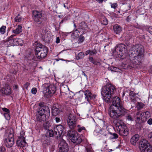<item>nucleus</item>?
I'll return each instance as SVG.
<instances>
[{"mask_svg":"<svg viewBox=\"0 0 152 152\" xmlns=\"http://www.w3.org/2000/svg\"><path fill=\"white\" fill-rule=\"evenodd\" d=\"M13 135L12 133H10L8 137L4 141V142H13L14 139L13 138Z\"/></svg>","mask_w":152,"mask_h":152,"instance_id":"393cba45","label":"nucleus"},{"mask_svg":"<svg viewBox=\"0 0 152 152\" xmlns=\"http://www.w3.org/2000/svg\"><path fill=\"white\" fill-rule=\"evenodd\" d=\"M10 113H5L4 114V116L5 119L7 120H9L10 119Z\"/></svg>","mask_w":152,"mask_h":152,"instance_id":"79ce46f5","label":"nucleus"},{"mask_svg":"<svg viewBox=\"0 0 152 152\" xmlns=\"http://www.w3.org/2000/svg\"><path fill=\"white\" fill-rule=\"evenodd\" d=\"M60 42V39L59 37H57L56 38V43L58 44Z\"/></svg>","mask_w":152,"mask_h":152,"instance_id":"052dcab7","label":"nucleus"},{"mask_svg":"<svg viewBox=\"0 0 152 152\" xmlns=\"http://www.w3.org/2000/svg\"><path fill=\"white\" fill-rule=\"evenodd\" d=\"M114 32L116 34H119L122 31L121 27L118 24L115 25L113 26Z\"/></svg>","mask_w":152,"mask_h":152,"instance_id":"5701e85b","label":"nucleus"},{"mask_svg":"<svg viewBox=\"0 0 152 152\" xmlns=\"http://www.w3.org/2000/svg\"><path fill=\"white\" fill-rule=\"evenodd\" d=\"M15 36V35H11L7 39V45L10 46L13 45H14L15 38H14V37Z\"/></svg>","mask_w":152,"mask_h":152,"instance_id":"4be33fe9","label":"nucleus"},{"mask_svg":"<svg viewBox=\"0 0 152 152\" xmlns=\"http://www.w3.org/2000/svg\"><path fill=\"white\" fill-rule=\"evenodd\" d=\"M126 119L129 121H132L134 120V118L130 114H128L126 117Z\"/></svg>","mask_w":152,"mask_h":152,"instance_id":"37998d69","label":"nucleus"},{"mask_svg":"<svg viewBox=\"0 0 152 152\" xmlns=\"http://www.w3.org/2000/svg\"><path fill=\"white\" fill-rule=\"evenodd\" d=\"M56 86L54 85H50L45 88L44 91L45 95L46 96H50L55 93L56 91Z\"/></svg>","mask_w":152,"mask_h":152,"instance_id":"f8f14e48","label":"nucleus"},{"mask_svg":"<svg viewBox=\"0 0 152 152\" xmlns=\"http://www.w3.org/2000/svg\"><path fill=\"white\" fill-rule=\"evenodd\" d=\"M0 152H4L5 151V148L2 147H1L0 148Z\"/></svg>","mask_w":152,"mask_h":152,"instance_id":"680f3d73","label":"nucleus"},{"mask_svg":"<svg viewBox=\"0 0 152 152\" xmlns=\"http://www.w3.org/2000/svg\"><path fill=\"white\" fill-rule=\"evenodd\" d=\"M32 17L34 23L36 26L40 27L44 25L45 19L42 15V11L34 10L32 12Z\"/></svg>","mask_w":152,"mask_h":152,"instance_id":"7ed1b4c3","label":"nucleus"},{"mask_svg":"<svg viewBox=\"0 0 152 152\" xmlns=\"http://www.w3.org/2000/svg\"><path fill=\"white\" fill-rule=\"evenodd\" d=\"M55 134L58 138L59 137L58 140H59L60 142H65V141L61 138L65 133V127L62 125H59L56 126L54 129Z\"/></svg>","mask_w":152,"mask_h":152,"instance_id":"6e6552de","label":"nucleus"},{"mask_svg":"<svg viewBox=\"0 0 152 152\" xmlns=\"http://www.w3.org/2000/svg\"><path fill=\"white\" fill-rule=\"evenodd\" d=\"M126 113V110L119 109L113 106H110L108 110V114L110 116L114 119L124 116Z\"/></svg>","mask_w":152,"mask_h":152,"instance_id":"20e7f679","label":"nucleus"},{"mask_svg":"<svg viewBox=\"0 0 152 152\" xmlns=\"http://www.w3.org/2000/svg\"><path fill=\"white\" fill-rule=\"evenodd\" d=\"M44 35L42 36V40L45 42H48L50 41V38L48 36V33H47L46 31L45 30L43 32Z\"/></svg>","mask_w":152,"mask_h":152,"instance_id":"b1692460","label":"nucleus"},{"mask_svg":"<svg viewBox=\"0 0 152 152\" xmlns=\"http://www.w3.org/2000/svg\"><path fill=\"white\" fill-rule=\"evenodd\" d=\"M4 145L7 148H10L13 146V144L12 143H4Z\"/></svg>","mask_w":152,"mask_h":152,"instance_id":"a18cd8bd","label":"nucleus"},{"mask_svg":"<svg viewBox=\"0 0 152 152\" xmlns=\"http://www.w3.org/2000/svg\"><path fill=\"white\" fill-rule=\"evenodd\" d=\"M77 130L79 132H80L83 130L86 131L85 127L84 126H81L79 125H78L77 126Z\"/></svg>","mask_w":152,"mask_h":152,"instance_id":"2f4dec72","label":"nucleus"},{"mask_svg":"<svg viewBox=\"0 0 152 152\" xmlns=\"http://www.w3.org/2000/svg\"><path fill=\"white\" fill-rule=\"evenodd\" d=\"M135 121L137 123L136 125V127L138 128H141V125L140 123L142 122V119L141 116L140 112H138L136 113Z\"/></svg>","mask_w":152,"mask_h":152,"instance_id":"a211bd4d","label":"nucleus"},{"mask_svg":"<svg viewBox=\"0 0 152 152\" xmlns=\"http://www.w3.org/2000/svg\"><path fill=\"white\" fill-rule=\"evenodd\" d=\"M44 103L42 102L39 103L40 107L37 110L38 113L37 115L36 118L37 121L39 122L44 121L46 120V116L48 117L50 115V110L48 106L44 105Z\"/></svg>","mask_w":152,"mask_h":152,"instance_id":"f03ea898","label":"nucleus"},{"mask_svg":"<svg viewBox=\"0 0 152 152\" xmlns=\"http://www.w3.org/2000/svg\"><path fill=\"white\" fill-rule=\"evenodd\" d=\"M129 95L130 96L134 97L136 95V94L134 93L133 91H131L129 93Z\"/></svg>","mask_w":152,"mask_h":152,"instance_id":"864d4df0","label":"nucleus"},{"mask_svg":"<svg viewBox=\"0 0 152 152\" xmlns=\"http://www.w3.org/2000/svg\"><path fill=\"white\" fill-rule=\"evenodd\" d=\"M108 133H109V134H110L111 135L113 136V137L112 138L113 139H115L117 138L118 137V135L116 133H112L111 132H108Z\"/></svg>","mask_w":152,"mask_h":152,"instance_id":"49530a36","label":"nucleus"},{"mask_svg":"<svg viewBox=\"0 0 152 152\" xmlns=\"http://www.w3.org/2000/svg\"><path fill=\"white\" fill-rule=\"evenodd\" d=\"M16 145L20 148H22L23 149V148L25 146L26 143H16Z\"/></svg>","mask_w":152,"mask_h":152,"instance_id":"a19ab883","label":"nucleus"},{"mask_svg":"<svg viewBox=\"0 0 152 152\" xmlns=\"http://www.w3.org/2000/svg\"><path fill=\"white\" fill-rule=\"evenodd\" d=\"M2 94L6 95H10L11 94L10 88L8 84H5L4 88L2 89Z\"/></svg>","mask_w":152,"mask_h":152,"instance_id":"aec40b11","label":"nucleus"},{"mask_svg":"<svg viewBox=\"0 0 152 152\" xmlns=\"http://www.w3.org/2000/svg\"><path fill=\"white\" fill-rule=\"evenodd\" d=\"M25 132L23 131H21L20 133V137H24L25 135Z\"/></svg>","mask_w":152,"mask_h":152,"instance_id":"bf43d9fd","label":"nucleus"},{"mask_svg":"<svg viewBox=\"0 0 152 152\" xmlns=\"http://www.w3.org/2000/svg\"><path fill=\"white\" fill-rule=\"evenodd\" d=\"M61 112L62 110L58 104L53 105L52 109V113L53 115L56 116Z\"/></svg>","mask_w":152,"mask_h":152,"instance_id":"f3484780","label":"nucleus"},{"mask_svg":"<svg viewBox=\"0 0 152 152\" xmlns=\"http://www.w3.org/2000/svg\"><path fill=\"white\" fill-rule=\"evenodd\" d=\"M82 94V96H84L86 100L89 102L92 98V94L89 90L87 89L85 91H80L79 92Z\"/></svg>","mask_w":152,"mask_h":152,"instance_id":"4468645a","label":"nucleus"},{"mask_svg":"<svg viewBox=\"0 0 152 152\" xmlns=\"http://www.w3.org/2000/svg\"><path fill=\"white\" fill-rule=\"evenodd\" d=\"M148 137H149V141L152 142V132L149 134Z\"/></svg>","mask_w":152,"mask_h":152,"instance_id":"6e6d98bb","label":"nucleus"},{"mask_svg":"<svg viewBox=\"0 0 152 152\" xmlns=\"http://www.w3.org/2000/svg\"><path fill=\"white\" fill-rule=\"evenodd\" d=\"M130 50L131 51L132 56V55H143L144 52V47L140 44L133 45Z\"/></svg>","mask_w":152,"mask_h":152,"instance_id":"1a4fd4ad","label":"nucleus"},{"mask_svg":"<svg viewBox=\"0 0 152 152\" xmlns=\"http://www.w3.org/2000/svg\"><path fill=\"white\" fill-rule=\"evenodd\" d=\"M55 134V132L54 133L53 130H50L49 132V135L50 137H53L54 134Z\"/></svg>","mask_w":152,"mask_h":152,"instance_id":"8fccbe9b","label":"nucleus"},{"mask_svg":"<svg viewBox=\"0 0 152 152\" xmlns=\"http://www.w3.org/2000/svg\"><path fill=\"white\" fill-rule=\"evenodd\" d=\"M117 6V4L116 3H114L111 4V7L112 8L115 9Z\"/></svg>","mask_w":152,"mask_h":152,"instance_id":"5fc2aeb1","label":"nucleus"},{"mask_svg":"<svg viewBox=\"0 0 152 152\" xmlns=\"http://www.w3.org/2000/svg\"><path fill=\"white\" fill-rule=\"evenodd\" d=\"M145 106L144 104L142 102H138L137 104V108L138 110H140Z\"/></svg>","mask_w":152,"mask_h":152,"instance_id":"f704fd0d","label":"nucleus"},{"mask_svg":"<svg viewBox=\"0 0 152 152\" xmlns=\"http://www.w3.org/2000/svg\"><path fill=\"white\" fill-rule=\"evenodd\" d=\"M116 128L120 135L126 136L128 134V129L122 121L119 120L117 121L116 124Z\"/></svg>","mask_w":152,"mask_h":152,"instance_id":"0eeeda50","label":"nucleus"},{"mask_svg":"<svg viewBox=\"0 0 152 152\" xmlns=\"http://www.w3.org/2000/svg\"><path fill=\"white\" fill-rule=\"evenodd\" d=\"M6 26H3L0 28V32L1 34H4L5 32Z\"/></svg>","mask_w":152,"mask_h":152,"instance_id":"4c0bfd02","label":"nucleus"},{"mask_svg":"<svg viewBox=\"0 0 152 152\" xmlns=\"http://www.w3.org/2000/svg\"><path fill=\"white\" fill-rule=\"evenodd\" d=\"M148 142V141H147L146 140L144 139H143L142 141H141L140 142L145 143V142Z\"/></svg>","mask_w":152,"mask_h":152,"instance_id":"774afa93","label":"nucleus"},{"mask_svg":"<svg viewBox=\"0 0 152 152\" xmlns=\"http://www.w3.org/2000/svg\"><path fill=\"white\" fill-rule=\"evenodd\" d=\"M149 143H141L139 147L141 152H152V146Z\"/></svg>","mask_w":152,"mask_h":152,"instance_id":"ddd939ff","label":"nucleus"},{"mask_svg":"<svg viewBox=\"0 0 152 152\" xmlns=\"http://www.w3.org/2000/svg\"><path fill=\"white\" fill-rule=\"evenodd\" d=\"M132 56H133L134 58L133 62L137 64H140L141 63L144 57V54L136 55H132Z\"/></svg>","mask_w":152,"mask_h":152,"instance_id":"2eb2a0df","label":"nucleus"},{"mask_svg":"<svg viewBox=\"0 0 152 152\" xmlns=\"http://www.w3.org/2000/svg\"><path fill=\"white\" fill-rule=\"evenodd\" d=\"M22 19V18L20 16L19 14L15 18V21L16 22H20Z\"/></svg>","mask_w":152,"mask_h":152,"instance_id":"473e14b6","label":"nucleus"},{"mask_svg":"<svg viewBox=\"0 0 152 152\" xmlns=\"http://www.w3.org/2000/svg\"><path fill=\"white\" fill-rule=\"evenodd\" d=\"M18 139L19 140L17 141V142H18V141L20 142H26L25 138L24 137H19Z\"/></svg>","mask_w":152,"mask_h":152,"instance_id":"c9c22d12","label":"nucleus"},{"mask_svg":"<svg viewBox=\"0 0 152 152\" xmlns=\"http://www.w3.org/2000/svg\"><path fill=\"white\" fill-rule=\"evenodd\" d=\"M80 28L83 30H85L87 28L86 23L84 22H81L80 24Z\"/></svg>","mask_w":152,"mask_h":152,"instance_id":"7c9ffc66","label":"nucleus"},{"mask_svg":"<svg viewBox=\"0 0 152 152\" xmlns=\"http://www.w3.org/2000/svg\"><path fill=\"white\" fill-rule=\"evenodd\" d=\"M148 32L152 35V27H150L148 29Z\"/></svg>","mask_w":152,"mask_h":152,"instance_id":"0e129e2a","label":"nucleus"},{"mask_svg":"<svg viewBox=\"0 0 152 152\" xmlns=\"http://www.w3.org/2000/svg\"><path fill=\"white\" fill-rule=\"evenodd\" d=\"M142 119V122L145 121L150 116V113L148 111L140 113Z\"/></svg>","mask_w":152,"mask_h":152,"instance_id":"412c9836","label":"nucleus"},{"mask_svg":"<svg viewBox=\"0 0 152 152\" xmlns=\"http://www.w3.org/2000/svg\"><path fill=\"white\" fill-rule=\"evenodd\" d=\"M147 123L149 125H152V119L151 118L149 119L148 120Z\"/></svg>","mask_w":152,"mask_h":152,"instance_id":"4d7b16f0","label":"nucleus"},{"mask_svg":"<svg viewBox=\"0 0 152 152\" xmlns=\"http://www.w3.org/2000/svg\"><path fill=\"white\" fill-rule=\"evenodd\" d=\"M47 48L40 43H37L35 50L36 57L39 59L44 58L47 54Z\"/></svg>","mask_w":152,"mask_h":152,"instance_id":"423d86ee","label":"nucleus"},{"mask_svg":"<svg viewBox=\"0 0 152 152\" xmlns=\"http://www.w3.org/2000/svg\"><path fill=\"white\" fill-rule=\"evenodd\" d=\"M22 27L21 26L18 25L16 28L12 30V32L15 34H19L22 32Z\"/></svg>","mask_w":152,"mask_h":152,"instance_id":"a878e982","label":"nucleus"},{"mask_svg":"<svg viewBox=\"0 0 152 152\" xmlns=\"http://www.w3.org/2000/svg\"><path fill=\"white\" fill-rule=\"evenodd\" d=\"M79 33V32L77 29H74V31L72 34L71 37L72 38L75 39L78 37L79 36L78 33Z\"/></svg>","mask_w":152,"mask_h":152,"instance_id":"c756f323","label":"nucleus"},{"mask_svg":"<svg viewBox=\"0 0 152 152\" xmlns=\"http://www.w3.org/2000/svg\"><path fill=\"white\" fill-rule=\"evenodd\" d=\"M115 91V86L110 83H108L101 89V93L104 100L107 103L111 102L112 95Z\"/></svg>","mask_w":152,"mask_h":152,"instance_id":"f257e3e1","label":"nucleus"},{"mask_svg":"<svg viewBox=\"0 0 152 152\" xmlns=\"http://www.w3.org/2000/svg\"><path fill=\"white\" fill-rule=\"evenodd\" d=\"M108 69L111 70L112 71L117 72L118 69L116 67L114 66H110L108 68Z\"/></svg>","mask_w":152,"mask_h":152,"instance_id":"e433bc0d","label":"nucleus"},{"mask_svg":"<svg viewBox=\"0 0 152 152\" xmlns=\"http://www.w3.org/2000/svg\"><path fill=\"white\" fill-rule=\"evenodd\" d=\"M61 119H62V118H61L58 117H56L55 118V120L57 123L60 122L61 121Z\"/></svg>","mask_w":152,"mask_h":152,"instance_id":"3c124183","label":"nucleus"},{"mask_svg":"<svg viewBox=\"0 0 152 152\" xmlns=\"http://www.w3.org/2000/svg\"><path fill=\"white\" fill-rule=\"evenodd\" d=\"M29 85V83L28 82H26L25 84L24 85V86L26 88V89H27L28 86Z\"/></svg>","mask_w":152,"mask_h":152,"instance_id":"e2e57ef3","label":"nucleus"},{"mask_svg":"<svg viewBox=\"0 0 152 152\" xmlns=\"http://www.w3.org/2000/svg\"><path fill=\"white\" fill-rule=\"evenodd\" d=\"M37 89L36 88H33L31 90L32 94H36Z\"/></svg>","mask_w":152,"mask_h":152,"instance_id":"de8ad7c7","label":"nucleus"},{"mask_svg":"<svg viewBox=\"0 0 152 152\" xmlns=\"http://www.w3.org/2000/svg\"><path fill=\"white\" fill-rule=\"evenodd\" d=\"M86 149L87 152H93L91 149L90 148H86Z\"/></svg>","mask_w":152,"mask_h":152,"instance_id":"338daca9","label":"nucleus"},{"mask_svg":"<svg viewBox=\"0 0 152 152\" xmlns=\"http://www.w3.org/2000/svg\"><path fill=\"white\" fill-rule=\"evenodd\" d=\"M84 54L83 52L79 53L77 56L76 57V58L77 60H79L80 58H82L84 57Z\"/></svg>","mask_w":152,"mask_h":152,"instance_id":"72a5a7b5","label":"nucleus"},{"mask_svg":"<svg viewBox=\"0 0 152 152\" xmlns=\"http://www.w3.org/2000/svg\"><path fill=\"white\" fill-rule=\"evenodd\" d=\"M43 126L44 128L46 129H49L50 126V125L48 123V122L47 123L46 122V123L44 124Z\"/></svg>","mask_w":152,"mask_h":152,"instance_id":"58836bf2","label":"nucleus"},{"mask_svg":"<svg viewBox=\"0 0 152 152\" xmlns=\"http://www.w3.org/2000/svg\"><path fill=\"white\" fill-rule=\"evenodd\" d=\"M89 60L93 64L95 65H97V62L95 61L93 58L91 57H90L89 58Z\"/></svg>","mask_w":152,"mask_h":152,"instance_id":"ea45409f","label":"nucleus"},{"mask_svg":"<svg viewBox=\"0 0 152 152\" xmlns=\"http://www.w3.org/2000/svg\"><path fill=\"white\" fill-rule=\"evenodd\" d=\"M2 110L5 112V113H10V110L6 108H3Z\"/></svg>","mask_w":152,"mask_h":152,"instance_id":"603ef678","label":"nucleus"},{"mask_svg":"<svg viewBox=\"0 0 152 152\" xmlns=\"http://www.w3.org/2000/svg\"><path fill=\"white\" fill-rule=\"evenodd\" d=\"M85 37L82 35H80L78 40V43H81L83 42L85 39Z\"/></svg>","mask_w":152,"mask_h":152,"instance_id":"c03bdc74","label":"nucleus"},{"mask_svg":"<svg viewBox=\"0 0 152 152\" xmlns=\"http://www.w3.org/2000/svg\"><path fill=\"white\" fill-rule=\"evenodd\" d=\"M23 44V40L20 38L15 39L14 40V45H20L22 46Z\"/></svg>","mask_w":152,"mask_h":152,"instance_id":"bb28decb","label":"nucleus"},{"mask_svg":"<svg viewBox=\"0 0 152 152\" xmlns=\"http://www.w3.org/2000/svg\"><path fill=\"white\" fill-rule=\"evenodd\" d=\"M104 25H107L108 24V21L107 19L106 18H104L102 23Z\"/></svg>","mask_w":152,"mask_h":152,"instance_id":"09e8293b","label":"nucleus"},{"mask_svg":"<svg viewBox=\"0 0 152 152\" xmlns=\"http://www.w3.org/2000/svg\"><path fill=\"white\" fill-rule=\"evenodd\" d=\"M131 18L130 17V16H129L126 19V20L127 22H129L131 20Z\"/></svg>","mask_w":152,"mask_h":152,"instance_id":"69168bd1","label":"nucleus"},{"mask_svg":"<svg viewBox=\"0 0 152 152\" xmlns=\"http://www.w3.org/2000/svg\"><path fill=\"white\" fill-rule=\"evenodd\" d=\"M112 102V104L111 106H113L119 109L126 110L123 106L124 102L117 96H115L112 98L110 102ZM110 103V102H109Z\"/></svg>","mask_w":152,"mask_h":152,"instance_id":"9b49d317","label":"nucleus"},{"mask_svg":"<svg viewBox=\"0 0 152 152\" xmlns=\"http://www.w3.org/2000/svg\"><path fill=\"white\" fill-rule=\"evenodd\" d=\"M139 138V135L138 134H136L133 136L131 139V142H137Z\"/></svg>","mask_w":152,"mask_h":152,"instance_id":"cd10ccee","label":"nucleus"},{"mask_svg":"<svg viewBox=\"0 0 152 152\" xmlns=\"http://www.w3.org/2000/svg\"><path fill=\"white\" fill-rule=\"evenodd\" d=\"M77 132L75 130H69L68 133L69 137L70 139L72 142H76L77 140V138L76 136Z\"/></svg>","mask_w":152,"mask_h":152,"instance_id":"dca6fc26","label":"nucleus"},{"mask_svg":"<svg viewBox=\"0 0 152 152\" xmlns=\"http://www.w3.org/2000/svg\"><path fill=\"white\" fill-rule=\"evenodd\" d=\"M127 52V47L124 44L121 43L117 45L113 51V54L121 58L124 59L125 56H124L125 54Z\"/></svg>","mask_w":152,"mask_h":152,"instance_id":"39448f33","label":"nucleus"},{"mask_svg":"<svg viewBox=\"0 0 152 152\" xmlns=\"http://www.w3.org/2000/svg\"><path fill=\"white\" fill-rule=\"evenodd\" d=\"M77 121V119L74 114H69L67 118V124L70 129H73L75 128Z\"/></svg>","mask_w":152,"mask_h":152,"instance_id":"9d476101","label":"nucleus"},{"mask_svg":"<svg viewBox=\"0 0 152 152\" xmlns=\"http://www.w3.org/2000/svg\"><path fill=\"white\" fill-rule=\"evenodd\" d=\"M97 53L95 49L93 50H87L85 53L86 55L90 54V56H92L93 55Z\"/></svg>","mask_w":152,"mask_h":152,"instance_id":"c85d7f7f","label":"nucleus"},{"mask_svg":"<svg viewBox=\"0 0 152 152\" xmlns=\"http://www.w3.org/2000/svg\"><path fill=\"white\" fill-rule=\"evenodd\" d=\"M127 67L130 69H131L132 68L134 67V65L133 64H130V65L128 64L127 65Z\"/></svg>","mask_w":152,"mask_h":152,"instance_id":"13d9d810","label":"nucleus"},{"mask_svg":"<svg viewBox=\"0 0 152 152\" xmlns=\"http://www.w3.org/2000/svg\"><path fill=\"white\" fill-rule=\"evenodd\" d=\"M59 150L58 152H68V146L67 143H59L58 145Z\"/></svg>","mask_w":152,"mask_h":152,"instance_id":"6ab92c4d","label":"nucleus"}]
</instances>
